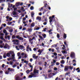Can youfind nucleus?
<instances>
[{"label": "nucleus", "mask_w": 80, "mask_h": 80, "mask_svg": "<svg viewBox=\"0 0 80 80\" xmlns=\"http://www.w3.org/2000/svg\"><path fill=\"white\" fill-rule=\"evenodd\" d=\"M55 17V15H52V17H49V22L50 23V25H52V21H53V18Z\"/></svg>", "instance_id": "f257e3e1"}, {"label": "nucleus", "mask_w": 80, "mask_h": 80, "mask_svg": "<svg viewBox=\"0 0 80 80\" xmlns=\"http://www.w3.org/2000/svg\"><path fill=\"white\" fill-rule=\"evenodd\" d=\"M9 52L10 53L11 55H12V59H15V53H14V52L12 51H10Z\"/></svg>", "instance_id": "f03ea898"}, {"label": "nucleus", "mask_w": 80, "mask_h": 80, "mask_svg": "<svg viewBox=\"0 0 80 80\" xmlns=\"http://www.w3.org/2000/svg\"><path fill=\"white\" fill-rule=\"evenodd\" d=\"M33 73L34 74H32V76H34V75H35V74L36 73H38V70H34L33 71Z\"/></svg>", "instance_id": "7ed1b4c3"}, {"label": "nucleus", "mask_w": 80, "mask_h": 80, "mask_svg": "<svg viewBox=\"0 0 80 80\" xmlns=\"http://www.w3.org/2000/svg\"><path fill=\"white\" fill-rule=\"evenodd\" d=\"M70 56L71 58H74L75 57V53L73 52H72L71 53Z\"/></svg>", "instance_id": "20e7f679"}, {"label": "nucleus", "mask_w": 80, "mask_h": 80, "mask_svg": "<svg viewBox=\"0 0 80 80\" xmlns=\"http://www.w3.org/2000/svg\"><path fill=\"white\" fill-rule=\"evenodd\" d=\"M68 66H66L64 67V70L65 72H67L68 71Z\"/></svg>", "instance_id": "39448f33"}, {"label": "nucleus", "mask_w": 80, "mask_h": 80, "mask_svg": "<svg viewBox=\"0 0 80 80\" xmlns=\"http://www.w3.org/2000/svg\"><path fill=\"white\" fill-rule=\"evenodd\" d=\"M15 79L16 80H23V78H21L19 76H17L16 77Z\"/></svg>", "instance_id": "423d86ee"}, {"label": "nucleus", "mask_w": 80, "mask_h": 80, "mask_svg": "<svg viewBox=\"0 0 80 80\" xmlns=\"http://www.w3.org/2000/svg\"><path fill=\"white\" fill-rule=\"evenodd\" d=\"M52 29H50L49 30H48V31H47V32L48 31V32L49 33V35H52V33H53V32H52Z\"/></svg>", "instance_id": "0eeeda50"}, {"label": "nucleus", "mask_w": 80, "mask_h": 80, "mask_svg": "<svg viewBox=\"0 0 80 80\" xmlns=\"http://www.w3.org/2000/svg\"><path fill=\"white\" fill-rule=\"evenodd\" d=\"M48 50H49V52H54L55 51V49H52V48H49L48 49Z\"/></svg>", "instance_id": "6e6552de"}, {"label": "nucleus", "mask_w": 80, "mask_h": 80, "mask_svg": "<svg viewBox=\"0 0 80 80\" xmlns=\"http://www.w3.org/2000/svg\"><path fill=\"white\" fill-rule=\"evenodd\" d=\"M35 27V23H34V22H32L30 26V28H32V27Z\"/></svg>", "instance_id": "1a4fd4ad"}, {"label": "nucleus", "mask_w": 80, "mask_h": 80, "mask_svg": "<svg viewBox=\"0 0 80 80\" xmlns=\"http://www.w3.org/2000/svg\"><path fill=\"white\" fill-rule=\"evenodd\" d=\"M7 47H8V44L6 43L4 47V48H7Z\"/></svg>", "instance_id": "9d476101"}, {"label": "nucleus", "mask_w": 80, "mask_h": 80, "mask_svg": "<svg viewBox=\"0 0 80 80\" xmlns=\"http://www.w3.org/2000/svg\"><path fill=\"white\" fill-rule=\"evenodd\" d=\"M48 76L49 78H52V77H53V75H52V73L51 72L49 73L48 74Z\"/></svg>", "instance_id": "9b49d317"}, {"label": "nucleus", "mask_w": 80, "mask_h": 80, "mask_svg": "<svg viewBox=\"0 0 80 80\" xmlns=\"http://www.w3.org/2000/svg\"><path fill=\"white\" fill-rule=\"evenodd\" d=\"M29 42H30V43L32 44V45H33V41H32V38H30L29 40Z\"/></svg>", "instance_id": "f8f14e48"}, {"label": "nucleus", "mask_w": 80, "mask_h": 80, "mask_svg": "<svg viewBox=\"0 0 80 80\" xmlns=\"http://www.w3.org/2000/svg\"><path fill=\"white\" fill-rule=\"evenodd\" d=\"M11 55V54H10V52H9L7 54V57H10Z\"/></svg>", "instance_id": "ddd939ff"}, {"label": "nucleus", "mask_w": 80, "mask_h": 80, "mask_svg": "<svg viewBox=\"0 0 80 80\" xmlns=\"http://www.w3.org/2000/svg\"><path fill=\"white\" fill-rule=\"evenodd\" d=\"M24 48V47L22 45H20L19 46V48H22V49H21V50H22V49Z\"/></svg>", "instance_id": "4468645a"}, {"label": "nucleus", "mask_w": 80, "mask_h": 80, "mask_svg": "<svg viewBox=\"0 0 80 80\" xmlns=\"http://www.w3.org/2000/svg\"><path fill=\"white\" fill-rule=\"evenodd\" d=\"M19 42L18 40L15 39H13L12 41V42Z\"/></svg>", "instance_id": "2eb2a0df"}, {"label": "nucleus", "mask_w": 80, "mask_h": 80, "mask_svg": "<svg viewBox=\"0 0 80 80\" xmlns=\"http://www.w3.org/2000/svg\"><path fill=\"white\" fill-rule=\"evenodd\" d=\"M12 14L13 15H17V12L15 11H13Z\"/></svg>", "instance_id": "dca6fc26"}, {"label": "nucleus", "mask_w": 80, "mask_h": 80, "mask_svg": "<svg viewBox=\"0 0 80 80\" xmlns=\"http://www.w3.org/2000/svg\"><path fill=\"white\" fill-rule=\"evenodd\" d=\"M68 67L69 69H70V70H72V69H73V67L70 66H68Z\"/></svg>", "instance_id": "f3484780"}, {"label": "nucleus", "mask_w": 80, "mask_h": 80, "mask_svg": "<svg viewBox=\"0 0 80 80\" xmlns=\"http://www.w3.org/2000/svg\"><path fill=\"white\" fill-rule=\"evenodd\" d=\"M31 17L32 18L33 17V16H34V15H35V13L33 12H31Z\"/></svg>", "instance_id": "a211bd4d"}, {"label": "nucleus", "mask_w": 80, "mask_h": 80, "mask_svg": "<svg viewBox=\"0 0 80 80\" xmlns=\"http://www.w3.org/2000/svg\"><path fill=\"white\" fill-rule=\"evenodd\" d=\"M41 19V18H40V17L39 16H38L36 18V19L38 20H40Z\"/></svg>", "instance_id": "6ab92c4d"}, {"label": "nucleus", "mask_w": 80, "mask_h": 80, "mask_svg": "<svg viewBox=\"0 0 80 80\" xmlns=\"http://www.w3.org/2000/svg\"><path fill=\"white\" fill-rule=\"evenodd\" d=\"M63 37L64 39H65L67 38V34H64Z\"/></svg>", "instance_id": "aec40b11"}, {"label": "nucleus", "mask_w": 80, "mask_h": 80, "mask_svg": "<svg viewBox=\"0 0 80 80\" xmlns=\"http://www.w3.org/2000/svg\"><path fill=\"white\" fill-rule=\"evenodd\" d=\"M10 73V71L7 70L5 72V74H8Z\"/></svg>", "instance_id": "412c9836"}, {"label": "nucleus", "mask_w": 80, "mask_h": 80, "mask_svg": "<svg viewBox=\"0 0 80 80\" xmlns=\"http://www.w3.org/2000/svg\"><path fill=\"white\" fill-rule=\"evenodd\" d=\"M20 5V2H18L16 4V7H18Z\"/></svg>", "instance_id": "4be33fe9"}, {"label": "nucleus", "mask_w": 80, "mask_h": 80, "mask_svg": "<svg viewBox=\"0 0 80 80\" xmlns=\"http://www.w3.org/2000/svg\"><path fill=\"white\" fill-rule=\"evenodd\" d=\"M39 36V37L40 38V39H41V40H43V37L41 36V35H38Z\"/></svg>", "instance_id": "5701e85b"}, {"label": "nucleus", "mask_w": 80, "mask_h": 80, "mask_svg": "<svg viewBox=\"0 0 80 80\" xmlns=\"http://www.w3.org/2000/svg\"><path fill=\"white\" fill-rule=\"evenodd\" d=\"M32 30L33 29L30 28L28 29V31H29V32H31Z\"/></svg>", "instance_id": "b1692460"}, {"label": "nucleus", "mask_w": 80, "mask_h": 80, "mask_svg": "<svg viewBox=\"0 0 80 80\" xmlns=\"http://www.w3.org/2000/svg\"><path fill=\"white\" fill-rule=\"evenodd\" d=\"M38 52L39 53H40L39 55H40L41 54V53H42V52L41 51V50H40V49H39L38 50Z\"/></svg>", "instance_id": "393cba45"}, {"label": "nucleus", "mask_w": 80, "mask_h": 80, "mask_svg": "<svg viewBox=\"0 0 80 80\" xmlns=\"http://www.w3.org/2000/svg\"><path fill=\"white\" fill-rule=\"evenodd\" d=\"M19 40H23V38L20 37Z\"/></svg>", "instance_id": "a878e982"}, {"label": "nucleus", "mask_w": 80, "mask_h": 80, "mask_svg": "<svg viewBox=\"0 0 80 80\" xmlns=\"http://www.w3.org/2000/svg\"><path fill=\"white\" fill-rule=\"evenodd\" d=\"M52 53V54H53V55H54L55 56H57V53L55 52H54L53 53Z\"/></svg>", "instance_id": "bb28decb"}, {"label": "nucleus", "mask_w": 80, "mask_h": 80, "mask_svg": "<svg viewBox=\"0 0 80 80\" xmlns=\"http://www.w3.org/2000/svg\"><path fill=\"white\" fill-rule=\"evenodd\" d=\"M30 72V70H28L26 71V72L27 73H29Z\"/></svg>", "instance_id": "cd10ccee"}, {"label": "nucleus", "mask_w": 80, "mask_h": 80, "mask_svg": "<svg viewBox=\"0 0 80 80\" xmlns=\"http://www.w3.org/2000/svg\"><path fill=\"white\" fill-rule=\"evenodd\" d=\"M29 48V46H28L26 48V51L27 52H28L29 51L28 50V48Z\"/></svg>", "instance_id": "c85d7f7f"}, {"label": "nucleus", "mask_w": 80, "mask_h": 80, "mask_svg": "<svg viewBox=\"0 0 80 80\" xmlns=\"http://www.w3.org/2000/svg\"><path fill=\"white\" fill-rule=\"evenodd\" d=\"M61 63L62 64H64L65 63V61H64V60H62L61 62Z\"/></svg>", "instance_id": "c756f323"}, {"label": "nucleus", "mask_w": 80, "mask_h": 80, "mask_svg": "<svg viewBox=\"0 0 80 80\" xmlns=\"http://www.w3.org/2000/svg\"><path fill=\"white\" fill-rule=\"evenodd\" d=\"M15 72V69L13 68H11L10 70L11 72Z\"/></svg>", "instance_id": "7c9ffc66"}, {"label": "nucleus", "mask_w": 80, "mask_h": 80, "mask_svg": "<svg viewBox=\"0 0 80 80\" xmlns=\"http://www.w3.org/2000/svg\"><path fill=\"white\" fill-rule=\"evenodd\" d=\"M12 39H15V35H13L12 36Z\"/></svg>", "instance_id": "2f4dec72"}, {"label": "nucleus", "mask_w": 80, "mask_h": 80, "mask_svg": "<svg viewBox=\"0 0 80 80\" xmlns=\"http://www.w3.org/2000/svg\"><path fill=\"white\" fill-rule=\"evenodd\" d=\"M7 38H8V40H10V35H8L7 36Z\"/></svg>", "instance_id": "473e14b6"}, {"label": "nucleus", "mask_w": 80, "mask_h": 80, "mask_svg": "<svg viewBox=\"0 0 80 80\" xmlns=\"http://www.w3.org/2000/svg\"><path fill=\"white\" fill-rule=\"evenodd\" d=\"M17 55L18 57H20L21 55H20V53L19 52H18L17 53Z\"/></svg>", "instance_id": "72a5a7b5"}, {"label": "nucleus", "mask_w": 80, "mask_h": 80, "mask_svg": "<svg viewBox=\"0 0 80 80\" xmlns=\"http://www.w3.org/2000/svg\"><path fill=\"white\" fill-rule=\"evenodd\" d=\"M10 64L12 65H13V62L12 61H10Z\"/></svg>", "instance_id": "f704fd0d"}, {"label": "nucleus", "mask_w": 80, "mask_h": 80, "mask_svg": "<svg viewBox=\"0 0 80 80\" xmlns=\"http://www.w3.org/2000/svg\"><path fill=\"white\" fill-rule=\"evenodd\" d=\"M12 23V22H8V25H11Z\"/></svg>", "instance_id": "c9c22d12"}, {"label": "nucleus", "mask_w": 80, "mask_h": 80, "mask_svg": "<svg viewBox=\"0 0 80 80\" xmlns=\"http://www.w3.org/2000/svg\"><path fill=\"white\" fill-rule=\"evenodd\" d=\"M24 63H26L27 64H28V61H27L26 60H25L24 61Z\"/></svg>", "instance_id": "e433bc0d"}, {"label": "nucleus", "mask_w": 80, "mask_h": 80, "mask_svg": "<svg viewBox=\"0 0 80 80\" xmlns=\"http://www.w3.org/2000/svg\"><path fill=\"white\" fill-rule=\"evenodd\" d=\"M33 9H34V8H33V7L31 6L30 7V10H33Z\"/></svg>", "instance_id": "4c0bfd02"}, {"label": "nucleus", "mask_w": 80, "mask_h": 80, "mask_svg": "<svg viewBox=\"0 0 80 80\" xmlns=\"http://www.w3.org/2000/svg\"><path fill=\"white\" fill-rule=\"evenodd\" d=\"M6 32H7V30L6 29H4L3 30V33H6Z\"/></svg>", "instance_id": "58836bf2"}, {"label": "nucleus", "mask_w": 80, "mask_h": 80, "mask_svg": "<svg viewBox=\"0 0 80 80\" xmlns=\"http://www.w3.org/2000/svg\"><path fill=\"white\" fill-rule=\"evenodd\" d=\"M57 37L58 38H60V35H59L58 33L57 34Z\"/></svg>", "instance_id": "ea45409f"}, {"label": "nucleus", "mask_w": 80, "mask_h": 80, "mask_svg": "<svg viewBox=\"0 0 80 80\" xmlns=\"http://www.w3.org/2000/svg\"><path fill=\"white\" fill-rule=\"evenodd\" d=\"M28 77H29V78H32L33 77V75H30L28 76Z\"/></svg>", "instance_id": "a19ab883"}, {"label": "nucleus", "mask_w": 80, "mask_h": 80, "mask_svg": "<svg viewBox=\"0 0 80 80\" xmlns=\"http://www.w3.org/2000/svg\"><path fill=\"white\" fill-rule=\"evenodd\" d=\"M9 32H11V33H12V32H13V29H10L9 31Z\"/></svg>", "instance_id": "79ce46f5"}, {"label": "nucleus", "mask_w": 80, "mask_h": 80, "mask_svg": "<svg viewBox=\"0 0 80 80\" xmlns=\"http://www.w3.org/2000/svg\"><path fill=\"white\" fill-rule=\"evenodd\" d=\"M42 35L43 36V37H44V38H45V37L46 36V34H44L43 35V34H42Z\"/></svg>", "instance_id": "37998d69"}, {"label": "nucleus", "mask_w": 80, "mask_h": 80, "mask_svg": "<svg viewBox=\"0 0 80 80\" xmlns=\"http://www.w3.org/2000/svg\"><path fill=\"white\" fill-rule=\"evenodd\" d=\"M9 22H10V21H12V18H9Z\"/></svg>", "instance_id": "c03bdc74"}, {"label": "nucleus", "mask_w": 80, "mask_h": 80, "mask_svg": "<svg viewBox=\"0 0 80 80\" xmlns=\"http://www.w3.org/2000/svg\"><path fill=\"white\" fill-rule=\"evenodd\" d=\"M26 20V18H22V21H24V20Z\"/></svg>", "instance_id": "a18cd8bd"}, {"label": "nucleus", "mask_w": 80, "mask_h": 80, "mask_svg": "<svg viewBox=\"0 0 80 80\" xmlns=\"http://www.w3.org/2000/svg\"><path fill=\"white\" fill-rule=\"evenodd\" d=\"M47 3L44 4V7L46 8L47 7Z\"/></svg>", "instance_id": "49530a36"}, {"label": "nucleus", "mask_w": 80, "mask_h": 80, "mask_svg": "<svg viewBox=\"0 0 80 80\" xmlns=\"http://www.w3.org/2000/svg\"><path fill=\"white\" fill-rule=\"evenodd\" d=\"M45 22L47 21V17L46 18L44 19Z\"/></svg>", "instance_id": "de8ad7c7"}, {"label": "nucleus", "mask_w": 80, "mask_h": 80, "mask_svg": "<svg viewBox=\"0 0 80 80\" xmlns=\"http://www.w3.org/2000/svg\"><path fill=\"white\" fill-rule=\"evenodd\" d=\"M16 66H17V65H16V64H15L13 65V68H15V67H16Z\"/></svg>", "instance_id": "09e8293b"}, {"label": "nucleus", "mask_w": 80, "mask_h": 80, "mask_svg": "<svg viewBox=\"0 0 80 80\" xmlns=\"http://www.w3.org/2000/svg\"><path fill=\"white\" fill-rule=\"evenodd\" d=\"M16 38H17L19 40V39L20 38V37H19V36H16Z\"/></svg>", "instance_id": "8fccbe9b"}, {"label": "nucleus", "mask_w": 80, "mask_h": 80, "mask_svg": "<svg viewBox=\"0 0 80 80\" xmlns=\"http://www.w3.org/2000/svg\"><path fill=\"white\" fill-rule=\"evenodd\" d=\"M47 23L46 22H45L43 23V25H46L47 24Z\"/></svg>", "instance_id": "3c124183"}, {"label": "nucleus", "mask_w": 80, "mask_h": 80, "mask_svg": "<svg viewBox=\"0 0 80 80\" xmlns=\"http://www.w3.org/2000/svg\"><path fill=\"white\" fill-rule=\"evenodd\" d=\"M54 70L56 71V70H57V68H54Z\"/></svg>", "instance_id": "603ef678"}, {"label": "nucleus", "mask_w": 80, "mask_h": 80, "mask_svg": "<svg viewBox=\"0 0 80 80\" xmlns=\"http://www.w3.org/2000/svg\"><path fill=\"white\" fill-rule=\"evenodd\" d=\"M33 58H35V57H36V56H35L36 55L35 54H33Z\"/></svg>", "instance_id": "864d4df0"}, {"label": "nucleus", "mask_w": 80, "mask_h": 80, "mask_svg": "<svg viewBox=\"0 0 80 80\" xmlns=\"http://www.w3.org/2000/svg\"><path fill=\"white\" fill-rule=\"evenodd\" d=\"M65 58V57L63 56H62L61 58V59L62 60H63V59H64Z\"/></svg>", "instance_id": "5fc2aeb1"}, {"label": "nucleus", "mask_w": 80, "mask_h": 80, "mask_svg": "<svg viewBox=\"0 0 80 80\" xmlns=\"http://www.w3.org/2000/svg\"><path fill=\"white\" fill-rule=\"evenodd\" d=\"M59 64H60V63H59L58 62H56V65H59Z\"/></svg>", "instance_id": "6e6d98bb"}, {"label": "nucleus", "mask_w": 80, "mask_h": 80, "mask_svg": "<svg viewBox=\"0 0 80 80\" xmlns=\"http://www.w3.org/2000/svg\"><path fill=\"white\" fill-rule=\"evenodd\" d=\"M5 66V64H2V68H4V66Z\"/></svg>", "instance_id": "4d7b16f0"}, {"label": "nucleus", "mask_w": 80, "mask_h": 80, "mask_svg": "<svg viewBox=\"0 0 80 80\" xmlns=\"http://www.w3.org/2000/svg\"><path fill=\"white\" fill-rule=\"evenodd\" d=\"M61 67H62V68H63V67H64V66H63V64H61Z\"/></svg>", "instance_id": "13d9d810"}, {"label": "nucleus", "mask_w": 80, "mask_h": 80, "mask_svg": "<svg viewBox=\"0 0 80 80\" xmlns=\"http://www.w3.org/2000/svg\"><path fill=\"white\" fill-rule=\"evenodd\" d=\"M53 63H55L56 62V61H55V60L53 59Z\"/></svg>", "instance_id": "bf43d9fd"}, {"label": "nucleus", "mask_w": 80, "mask_h": 80, "mask_svg": "<svg viewBox=\"0 0 80 80\" xmlns=\"http://www.w3.org/2000/svg\"><path fill=\"white\" fill-rule=\"evenodd\" d=\"M46 30H47V28H45L43 30V32H46Z\"/></svg>", "instance_id": "052dcab7"}, {"label": "nucleus", "mask_w": 80, "mask_h": 80, "mask_svg": "<svg viewBox=\"0 0 80 80\" xmlns=\"http://www.w3.org/2000/svg\"><path fill=\"white\" fill-rule=\"evenodd\" d=\"M8 70L10 71V70H11V68H8Z\"/></svg>", "instance_id": "680f3d73"}, {"label": "nucleus", "mask_w": 80, "mask_h": 80, "mask_svg": "<svg viewBox=\"0 0 80 80\" xmlns=\"http://www.w3.org/2000/svg\"><path fill=\"white\" fill-rule=\"evenodd\" d=\"M25 53L24 52H22L21 53V55L22 56H23V55H24V54Z\"/></svg>", "instance_id": "e2e57ef3"}, {"label": "nucleus", "mask_w": 80, "mask_h": 80, "mask_svg": "<svg viewBox=\"0 0 80 80\" xmlns=\"http://www.w3.org/2000/svg\"><path fill=\"white\" fill-rule=\"evenodd\" d=\"M0 38L2 40H3V36L1 37Z\"/></svg>", "instance_id": "0e129e2a"}, {"label": "nucleus", "mask_w": 80, "mask_h": 80, "mask_svg": "<svg viewBox=\"0 0 80 80\" xmlns=\"http://www.w3.org/2000/svg\"><path fill=\"white\" fill-rule=\"evenodd\" d=\"M3 26H4V27H6V24L5 23L3 24Z\"/></svg>", "instance_id": "69168bd1"}, {"label": "nucleus", "mask_w": 80, "mask_h": 80, "mask_svg": "<svg viewBox=\"0 0 80 80\" xmlns=\"http://www.w3.org/2000/svg\"><path fill=\"white\" fill-rule=\"evenodd\" d=\"M2 56H0V60H2Z\"/></svg>", "instance_id": "338daca9"}, {"label": "nucleus", "mask_w": 80, "mask_h": 80, "mask_svg": "<svg viewBox=\"0 0 80 80\" xmlns=\"http://www.w3.org/2000/svg\"><path fill=\"white\" fill-rule=\"evenodd\" d=\"M58 77H57L55 78V80H58Z\"/></svg>", "instance_id": "774afa93"}]
</instances>
